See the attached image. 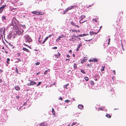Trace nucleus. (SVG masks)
<instances>
[{
  "label": "nucleus",
  "instance_id": "1",
  "mask_svg": "<svg viewBox=\"0 0 126 126\" xmlns=\"http://www.w3.org/2000/svg\"><path fill=\"white\" fill-rule=\"evenodd\" d=\"M24 38L26 39V41L28 42H30L32 41L31 38L27 34L25 35Z\"/></svg>",
  "mask_w": 126,
  "mask_h": 126
},
{
  "label": "nucleus",
  "instance_id": "2",
  "mask_svg": "<svg viewBox=\"0 0 126 126\" xmlns=\"http://www.w3.org/2000/svg\"><path fill=\"white\" fill-rule=\"evenodd\" d=\"M78 36H76L75 34H74L72 36L71 38L69 40L70 41L73 42H76L77 41V40L76 39V38H78Z\"/></svg>",
  "mask_w": 126,
  "mask_h": 126
},
{
  "label": "nucleus",
  "instance_id": "3",
  "mask_svg": "<svg viewBox=\"0 0 126 126\" xmlns=\"http://www.w3.org/2000/svg\"><path fill=\"white\" fill-rule=\"evenodd\" d=\"M85 16L84 15H82L79 18V19H80V20L79 21V23H80L82 24L84 22H85L86 21V20H85L83 21L82 22L81 21L82 19L85 18Z\"/></svg>",
  "mask_w": 126,
  "mask_h": 126
},
{
  "label": "nucleus",
  "instance_id": "4",
  "mask_svg": "<svg viewBox=\"0 0 126 126\" xmlns=\"http://www.w3.org/2000/svg\"><path fill=\"white\" fill-rule=\"evenodd\" d=\"M31 13L34 15H43V14L42 12H39L36 11H34L32 12Z\"/></svg>",
  "mask_w": 126,
  "mask_h": 126
},
{
  "label": "nucleus",
  "instance_id": "5",
  "mask_svg": "<svg viewBox=\"0 0 126 126\" xmlns=\"http://www.w3.org/2000/svg\"><path fill=\"white\" fill-rule=\"evenodd\" d=\"M29 81H30V82L27 84V85L28 86L33 85L36 84V83L35 82L30 80H29Z\"/></svg>",
  "mask_w": 126,
  "mask_h": 126
},
{
  "label": "nucleus",
  "instance_id": "6",
  "mask_svg": "<svg viewBox=\"0 0 126 126\" xmlns=\"http://www.w3.org/2000/svg\"><path fill=\"white\" fill-rule=\"evenodd\" d=\"M74 8V6H71V7H69L64 12V14H65L69 10H71Z\"/></svg>",
  "mask_w": 126,
  "mask_h": 126
},
{
  "label": "nucleus",
  "instance_id": "7",
  "mask_svg": "<svg viewBox=\"0 0 126 126\" xmlns=\"http://www.w3.org/2000/svg\"><path fill=\"white\" fill-rule=\"evenodd\" d=\"M5 28L4 27L0 29V33L2 34H4L5 32Z\"/></svg>",
  "mask_w": 126,
  "mask_h": 126
},
{
  "label": "nucleus",
  "instance_id": "8",
  "mask_svg": "<svg viewBox=\"0 0 126 126\" xmlns=\"http://www.w3.org/2000/svg\"><path fill=\"white\" fill-rule=\"evenodd\" d=\"M65 37V36L64 35L62 34L61 36H60L56 40V42H58L60 40L61 38H62Z\"/></svg>",
  "mask_w": 126,
  "mask_h": 126
},
{
  "label": "nucleus",
  "instance_id": "9",
  "mask_svg": "<svg viewBox=\"0 0 126 126\" xmlns=\"http://www.w3.org/2000/svg\"><path fill=\"white\" fill-rule=\"evenodd\" d=\"M6 5H3L2 6L0 7V14L2 13L4 8L6 7Z\"/></svg>",
  "mask_w": 126,
  "mask_h": 126
},
{
  "label": "nucleus",
  "instance_id": "10",
  "mask_svg": "<svg viewBox=\"0 0 126 126\" xmlns=\"http://www.w3.org/2000/svg\"><path fill=\"white\" fill-rule=\"evenodd\" d=\"M23 32V30L22 29H21L20 30H18L17 33L19 35H21Z\"/></svg>",
  "mask_w": 126,
  "mask_h": 126
},
{
  "label": "nucleus",
  "instance_id": "11",
  "mask_svg": "<svg viewBox=\"0 0 126 126\" xmlns=\"http://www.w3.org/2000/svg\"><path fill=\"white\" fill-rule=\"evenodd\" d=\"M48 37H47L44 39V41L42 42L41 41H40L39 40L38 41V42L39 43H42V44H44L46 41L48 39Z\"/></svg>",
  "mask_w": 126,
  "mask_h": 126
},
{
  "label": "nucleus",
  "instance_id": "12",
  "mask_svg": "<svg viewBox=\"0 0 126 126\" xmlns=\"http://www.w3.org/2000/svg\"><path fill=\"white\" fill-rule=\"evenodd\" d=\"M98 32V31L97 32H94L93 31L90 32H89V33L91 36H92L93 35H95Z\"/></svg>",
  "mask_w": 126,
  "mask_h": 126
},
{
  "label": "nucleus",
  "instance_id": "13",
  "mask_svg": "<svg viewBox=\"0 0 126 126\" xmlns=\"http://www.w3.org/2000/svg\"><path fill=\"white\" fill-rule=\"evenodd\" d=\"M89 62H97L98 60L97 59V58H95L92 59H90L89 60Z\"/></svg>",
  "mask_w": 126,
  "mask_h": 126
},
{
  "label": "nucleus",
  "instance_id": "14",
  "mask_svg": "<svg viewBox=\"0 0 126 126\" xmlns=\"http://www.w3.org/2000/svg\"><path fill=\"white\" fill-rule=\"evenodd\" d=\"M71 24L73 26H75L78 28H79V26L75 25V23L72 21H71Z\"/></svg>",
  "mask_w": 126,
  "mask_h": 126
},
{
  "label": "nucleus",
  "instance_id": "15",
  "mask_svg": "<svg viewBox=\"0 0 126 126\" xmlns=\"http://www.w3.org/2000/svg\"><path fill=\"white\" fill-rule=\"evenodd\" d=\"M40 126H47V124L45 122L42 123L39 125Z\"/></svg>",
  "mask_w": 126,
  "mask_h": 126
},
{
  "label": "nucleus",
  "instance_id": "16",
  "mask_svg": "<svg viewBox=\"0 0 126 126\" xmlns=\"http://www.w3.org/2000/svg\"><path fill=\"white\" fill-rule=\"evenodd\" d=\"M78 107L79 109L81 110H82L83 108V106L81 105H79L78 106Z\"/></svg>",
  "mask_w": 126,
  "mask_h": 126
},
{
  "label": "nucleus",
  "instance_id": "17",
  "mask_svg": "<svg viewBox=\"0 0 126 126\" xmlns=\"http://www.w3.org/2000/svg\"><path fill=\"white\" fill-rule=\"evenodd\" d=\"M60 55L61 54H60V53L59 52H58L57 53V54L55 55H54L55 56V57L56 58H58V57H60Z\"/></svg>",
  "mask_w": 126,
  "mask_h": 126
},
{
  "label": "nucleus",
  "instance_id": "18",
  "mask_svg": "<svg viewBox=\"0 0 126 126\" xmlns=\"http://www.w3.org/2000/svg\"><path fill=\"white\" fill-rule=\"evenodd\" d=\"M87 59V58L85 57L83 58L81 61V63H83L85 62L86 61Z\"/></svg>",
  "mask_w": 126,
  "mask_h": 126
},
{
  "label": "nucleus",
  "instance_id": "19",
  "mask_svg": "<svg viewBox=\"0 0 126 126\" xmlns=\"http://www.w3.org/2000/svg\"><path fill=\"white\" fill-rule=\"evenodd\" d=\"M15 89L17 91H18L20 90V87L18 86H15Z\"/></svg>",
  "mask_w": 126,
  "mask_h": 126
},
{
  "label": "nucleus",
  "instance_id": "20",
  "mask_svg": "<svg viewBox=\"0 0 126 126\" xmlns=\"http://www.w3.org/2000/svg\"><path fill=\"white\" fill-rule=\"evenodd\" d=\"M88 35V34H79L78 36L79 37H82L83 36H86L87 35Z\"/></svg>",
  "mask_w": 126,
  "mask_h": 126
},
{
  "label": "nucleus",
  "instance_id": "21",
  "mask_svg": "<svg viewBox=\"0 0 126 126\" xmlns=\"http://www.w3.org/2000/svg\"><path fill=\"white\" fill-rule=\"evenodd\" d=\"M104 108L105 107H104L102 106V107H99L98 108V109L99 110H104Z\"/></svg>",
  "mask_w": 126,
  "mask_h": 126
},
{
  "label": "nucleus",
  "instance_id": "22",
  "mask_svg": "<svg viewBox=\"0 0 126 126\" xmlns=\"http://www.w3.org/2000/svg\"><path fill=\"white\" fill-rule=\"evenodd\" d=\"M22 49L24 51H26L27 52H29V50L25 48H23Z\"/></svg>",
  "mask_w": 126,
  "mask_h": 126
},
{
  "label": "nucleus",
  "instance_id": "23",
  "mask_svg": "<svg viewBox=\"0 0 126 126\" xmlns=\"http://www.w3.org/2000/svg\"><path fill=\"white\" fill-rule=\"evenodd\" d=\"M52 112L53 115H55V112L53 108L52 109Z\"/></svg>",
  "mask_w": 126,
  "mask_h": 126
},
{
  "label": "nucleus",
  "instance_id": "24",
  "mask_svg": "<svg viewBox=\"0 0 126 126\" xmlns=\"http://www.w3.org/2000/svg\"><path fill=\"white\" fill-rule=\"evenodd\" d=\"M49 71H50V70H49V69L46 70L44 72V75H46V74H47V71L49 72Z\"/></svg>",
  "mask_w": 126,
  "mask_h": 126
},
{
  "label": "nucleus",
  "instance_id": "25",
  "mask_svg": "<svg viewBox=\"0 0 126 126\" xmlns=\"http://www.w3.org/2000/svg\"><path fill=\"white\" fill-rule=\"evenodd\" d=\"M17 0H11V1L13 3H15L17 1Z\"/></svg>",
  "mask_w": 126,
  "mask_h": 126
},
{
  "label": "nucleus",
  "instance_id": "26",
  "mask_svg": "<svg viewBox=\"0 0 126 126\" xmlns=\"http://www.w3.org/2000/svg\"><path fill=\"white\" fill-rule=\"evenodd\" d=\"M106 116L108 118H110L111 117V116L109 114L106 115Z\"/></svg>",
  "mask_w": 126,
  "mask_h": 126
},
{
  "label": "nucleus",
  "instance_id": "27",
  "mask_svg": "<svg viewBox=\"0 0 126 126\" xmlns=\"http://www.w3.org/2000/svg\"><path fill=\"white\" fill-rule=\"evenodd\" d=\"M98 18H94L93 19V21H95V22H97L98 21Z\"/></svg>",
  "mask_w": 126,
  "mask_h": 126
},
{
  "label": "nucleus",
  "instance_id": "28",
  "mask_svg": "<svg viewBox=\"0 0 126 126\" xmlns=\"http://www.w3.org/2000/svg\"><path fill=\"white\" fill-rule=\"evenodd\" d=\"M80 71L82 73L84 74H85L86 73L85 72L84 70L83 69H81L80 70Z\"/></svg>",
  "mask_w": 126,
  "mask_h": 126
},
{
  "label": "nucleus",
  "instance_id": "29",
  "mask_svg": "<svg viewBox=\"0 0 126 126\" xmlns=\"http://www.w3.org/2000/svg\"><path fill=\"white\" fill-rule=\"evenodd\" d=\"M73 67L74 68L76 69L77 68V64L76 63L74 64V65Z\"/></svg>",
  "mask_w": 126,
  "mask_h": 126
},
{
  "label": "nucleus",
  "instance_id": "30",
  "mask_svg": "<svg viewBox=\"0 0 126 126\" xmlns=\"http://www.w3.org/2000/svg\"><path fill=\"white\" fill-rule=\"evenodd\" d=\"M105 67V66H102V69H101V71H104V68Z\"/></svg>",
  "mask_w": 126,
  "mask_h": 126
},
{
  "label": "nucleus",
  "instance_id": "31",
  "mask_svg": "<svg viewBox=\"0 0 126 126\" xmlns=\"http://www.w3.org/2000/svg\"><path fill=\"white\" fill-rule=\"evenodd\" d=\"M2 19L5 20L6 19V18L5 16H2Z\"/></svg>",
  "mask_w": 126,
  "mask_h": 126
},
{
  "label": "nucleus",
  "instance_id": "32",
  "mask_svg": "<svg viewBox=\"0 0 126 126\" xmlns=\"http://www.w3.org/2000/svg\"><path fill=\"white\" fill-rule=\"evenodd\" d=\"M64 102H65L68 103L69 102H70V101L69 100H65Z\"/></svg>",
  "mask_w": 126,
  "mask_h": 126
},
{
  "label": "nucleus",
  "instance_id": "33",
  "mask_svg": "<svg viewBox=\"0 0 126 126\" xmlns=\"http://www.w3.org/2000/svg\"><path fill=\"white\" fill-rule=\"evenodd\" d=\"M10 61V59L9 58H8L7 59V63L9 64V62Z\"/></svg>",
  "mask_w": 126,
  "mask_h": 126
},
{
  "label": "nucleus",
  "instance_id": "34",
  "mask_svg": "<svg viewBox=\"0 0 126 126\" xmlns=\"http://www.w3.org/2000/svg\"><path fill=\"white\" fill-rule=\"evenodd\" d=\"M81 46V44L80 43L78 45L77 48H79Z\"/></svg>",
  "mask_w": 126,
  "mask_h": 126
},
{
  "label": "nucleus",
  "instance_id": "35",
  "mask_svg": "<svg viewBox=\"0 0 126 126\" xmlns=\"http://www.w3.org/2000/svg\"><path fill=\"white\" fill-rule=\"evenodd\" d=\"M84 79H85V80L86 81H87L88 80V78L87 77H86L84 78Z\"/></svg>",
  "mask_w": 126,
  "mask_h": 126
},
{
  "label": "nucleus",
  "instance_id": "36",
  "mask_svg": "<svg viewBox=\"0 0 126 126\" xmlns=\"http://www.w3.org/2000/svg\"><path fill=\"white\" fill-rule=\"evenodd\" d=\"M15 71L17 74H18V70L16 68Z\"/></svg>",
  "mask_w": 126,
  "mask_h": 126
},
{
  "label": "nucleus",
  "instance_id": "37",
  "mask_svg": "<svg viewBox=\"0 0 126 126\" xmlns=\"http://www.w3.org/2000/svg\"><path fill=\"white\" fill-rule=\"evenodd\" d=\"M90 83L92 85H94V82L92 80H91L90 81Z\"/></svg>",
  "mask_w": 126,
  "mask_h": 126
},
{
  "label": "nucleus",
  "instance_id": "38",
  "mask_svg": "<svg viewBox=\"0 0 126 126\" xmlns=\"http://www.w3.org/2000/svg\"><path fill=\"white\" fill-rule=\"evenodd\" d=\"M72 31L74 32H77V31L76 30H72Z\"/></svg>",
  "mask_w": 126,
  "mask_h": 126
},
{
  "label": "nucleus",
  "instance_id": "39",
  "mask_svg": "<svg viewBox=\"0 0 126 126\" xmlns=\"http://www.w3.org/2000/svg\"><path fill=\"white\" fill-rule=\"evenodd\" d=\"M53 35V34H51L49 35V36H47V37H48V38L49 37H51L52 35Z\"/></svg>",
  "mask_w": 126,
  "mask_h": 126
},
{
  "label": "nucleus",
  "instance_id": "40",
  "mask_svg": "<svg viewBox=\"0 0 126 126\" xmlns=\"http://www.w3.org/2000/svg\"><path fill=\"white\" fill-rule=\"evenodd\" d=\"M93 39V38H92L90 39H89V40H85L86 41H89L91 40H92Z\"/></svg>",
  "mask_w": 126,
  "mask_h": 126
},
{
  "label": "nucleus",
  "instance_id": "41",
  "mask_svg": "<svg viewBox=\"0 0 126 126\" xmlns=\"http://www.w3.org/2000/svg\"><path fill=\"white\" fill-rule=\"evenodd\" d=\"M110 41V39L109 38V39L108 40V45H109Z\"/></svg>",
  "mask_w": 126,
  "mask_h": 126
},
{
  "label": "nucleus",
  "instance_id": "42",
  "mask_svg": "<svg viewBox=\"0 0 126 126\" xmlns=\"http://www.w3.org/2000/svg\"><path fill=\"white\" fill-rule=\"evenodd\" d=\"M40 63L39 62H37L35 63V64L36 65H38Z\"/></svg>",
  "mask_w": 126,
  "mask_h": 126
},
{
  "label": "nucleus",
  "instance_id": "43",
  "mask_svg": "<svg viewBox=\"0 0 126 126\" xmlns=\"http://www.w3.org/2000/svg\"><path fill=\"white\" fill-rule=\"evenodd\" d=\"M41 82H39L38 83V84H37V86H39V85H40V84H41Z\"/></svg>",
  "mask_w": 126,
  "mask_h": 126
},
{
  "label": "nucleus",
  "instance_id": "44",
  "mask_svg": "<svg viewBox=\"0 0 126 126\" xmlns=\"http://www.w3.org/2000/svg\"><path fill=\"white\" fill-rule=\"evenodd\" d=\"M77 124L76 122H73L72 124V126H73L75 125L76 124Z\"/></svg>",
  "mask_w": 126,
  "mask_h": 126
},
{
  "label": "nucleus",
  "instance_id": "45",
  "mask_svg": "<svg viewBox=\"0 0 126 126\" xmlns=\"http://www.w3.org/2000/svg\"><path fill=\"white\" fill-rule=\"evenodd\" d=\"M87 66H92V65L91 64H87Z\"/></svg>",
  "mask_w": 126,
  "mask_h": 126
},
{
  "label": "nucleus",
  "instance_id": "46",
  "mask_svg": "<svg viewBox=\"0 0 126 126\" xmlns=\"http://www.w3.org/2000/svg\"><path fill=\"white\" fill-rule=\"evenodd\" d=\"M23 45H24L25 46H27V47H30L28 45H27V44H23Z\"/></svg>",
  "mask_w": 126,
  "mask_h": 126
},
{
  "label": "nucleus",
  "instance_id": "47",
  "mask_svg": "<svg viewBox=\"0 0 126 126\" xmlns=\"http://www.w3.org/2000/svg\"><path fill=\"white\" fill-rule=\"evenodd\" d=\"M113 73L114 75H115V70H113Z\"/></svg>",
  "mask_w": 126,
  "mask_h": 126
},
{
  "label": "nucleus",
  "instance_id": "48",
  "mask_svg": "<svg viewBox=\"0 0 126 126\" xmlns=\"http://www.w3.org/2000/svg\"><path fill=\"white\" fill-rule=\"evenodd\" d=\"M123 12H120L119 13V15L121 14V15H123Z\"/></svg>",
  "mask_w": 126,
  "mask_h": 126
},
{
  "label": "nucleus",
  "instance_id": "49",
  "mask_svg": "<svg viewBox=\"0 0 126 126\" xmlns=\"http://www.w3.org/2000/svg\"><path fill=\"white\" fill-rule=\"evenodd\" d=\"M16 98L17 99H19V96H16Z\"/></svg>",
  "mask_w": 126,
  "mask_h": 126
},
{
  "label": "nucleus",
  "instance_id": "50",
  "mask_svg": "<svg viewBox=\"0 0 126 126\" xmlns=\"http://www.w3.org/2000/svg\"><path fill=\"white\" fill-rule=\"evenodd\" d=\"M53 49H56L57 48V47H54L52 48Z\"/></svg>",
  "mask_w": 126,
  "mask_h": 126
},
{
  "label": "nucleus",
  "instance_id": "51",
  "mask_svg": "<svg viewBox=\"0 0 126 126\" xmlns=\"http://www.w3.org/2000/svg\"><path fill=\"white\" fill-rule=\"evenodd\" d=\"M59 99L61 100H62L63 99V98L62 97L59 98Z\"/></svg>",
  "mask_w": 126,
  "mask_h": 126
},
{
  "label": "nucleus",
  "instance_id": "52",
  "mask_svg": "<svg viewBox=\"0 0 126 126\" xmlns=\"http://www.w3.org/2000/svg\"><path fill=\"white\" fill-rule=\"evenodd\" d=\"M2 72H3L2 70H1V69H0V73H2Z\"/></svg>",
  "mask_w": 126,
  "mask_h": 126
},
{
  "label": "nucleus",
  "instance_id": "53",
  "mask_svg": "<svg viewBox=\"0 0 126 126\" xmlns=\"http://www.w3.org/2000/svg\"><path fill=\"white\" fill-rule=\"evenodd\" d=\"M68 85H69V84L68 83V84H66L65 85H64V86H68Z\"/></svg>",
  "mask_w": 126,
  "mask_h": 126
},
{
  "label": "nucleus",
  "instance_id": "54",
  "mask_svg": "<svg viewBox=\"0 0 126 126\" xmlns=\"http://www.w3.org/2000/svg\"><path fill=\"white\" fill-rule=\"evenodd\" d=\"M121 45H122V49H123V50H124V48L123 47V45H122V44H121Z\"/></svg>",
  "mask_w": 126,
  "mask_h": 126
},
{
  "label": "nucleus",
  "instance_id": "55",
  "mask_svg": "<svg viewBox=\"0 0 126 126\" xmlns=\"http://www.w3.org/2000/svg\"><path fill=\"white\" fill-rule=\"evenodd\" d=\"M15 9H14V8H12L11 9V10L13 11V10H15Z\"/></svg>",
  "mask_w": 126,
  "mask_h": 126
},
{
  "label": "nucleus",
  "instance_id": "56",
  "mask_svg": "<svg viewBox=\"0 0 126 126\" xmlns=\"http://www.w3.org/2000/svg\"><path fill=\"white\" fill-rule=\"evenodd\" d=\"M66 56L68 58H69L70 57V56L68 55H67Z\"/></svg>",
  "mask_w": 126,
  "mask_h": 126
},
{
  "label": "nucleus",
  "instance_id": "57",
  "mask_svg": "<svg viewBox=\"0 0 126 126\" xmlns=\"http://www.w3.org/2000/svg\"><path fill=\"white\" fill-rule=\"evenodd\" d=\"M2 82V80L0 79V83Z\"/></svg>",
  "mask_w": 126,
  "mask_h": 126
},
{
  "label": "nucleus",
  "instance_id": "58",
  "mask_svg": "<svg viewBox=\"0 0 126 126\" xmlns=\"http://www.w3.org/2000/svg\"><path fill=\"white\" fill-rule=\"evenodd\" d=\"M40 72H38L36 74V75H38L40 73Z\"/></svg>",
  "mask_w": 126,
  "mask_h": 126
},
{
  "label": "nucleus",
  "instance_id": "59",
  "mask_svg": "<svg viewBox=\"0 0 126 126\" xmlns=\"http://www.w3.org/2000/svg\"><path fill=\"white\" fill-rule=\"evenodd\" d=\"M27 103H25L23 104V105H26Z\"/></svg>",
  "mask_w": 126,
  "mask_h": 126
},
{
  "label": "nucleus",
  "instance_id": "60",
  "mask_svg": "<svg viewBox=\"0 0 126 126\" xmlns=\"http://www.w3.org/2000/svg\"><path fill=\"white\" fill-rule=\"evenodd\" d=\"M69 53H71L72 52V51L71 50H69Z\"/></svg>",
  "mask_w": 126,
  "mask_h": 126
},
{
  "label": "nucleus",
  "instance_id": "61",
  "mask_svg": "<svg viewBox=\"0 0 126 126\" xmlns=\"http://www.w3.org/2000/svg\"><path fill=\"white\" fill-rule=\"evenodd\" d=\"M17 60H18L19 61H20V62H21V60L20 59H17Z\"/></svg>",
  "mask_w": 126,
  "mask_h": 126
},
{
  "label": "nucleus",
  "instance_id": "62",
  "mask_svg": "<svg viewBox=\"0 0 126 126\" xmlns=\"http://www.w3.org/2000/svg\"><path fill=\"white\" fill-rule=\"evenodd\" d=\"M65 60H66V61H67V60L69 61V60H70V59H66Z\"/></svg>",
  "mask_w": 126,
  "mask_h": 126
},
{
  "label": "nucleus",
  "instance_id": "63",
  "mask_svg": "<svg viewBox=\"0 0 126 126\" xmlns=\"http://www.w3.org/2000/svg\"><path fill=\"white\" fill-rule=\"evenodd\" d=\"M9 45L10 46H12V45H11V44L10 43H9Z\"/></svg>",
  "mask_w": 126,
  "mask_h": 126
},
{
  "label": "nucleus",
  "instance_id": "64",
  "mask_svg": "<svg viewBox=\"0 0 126 126\" xmlns=\"http://www.w3.org/2000/svg\"><path fill=\"white\" fill-rule=\"evenodd\" d=\"M78 38V39H79L78 40H81V39H80V38H79L78 37V38Z\"/></svg>",
  "mask_w": 126,
  "mask_h": 126
}]
</instances>
